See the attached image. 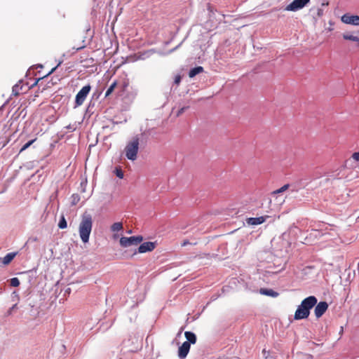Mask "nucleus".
I'll use <instances>...</instances> for the list:
<instances>
[{
  "label": "nucleus",
  "instance_id": "1",
  "mask_svg": "<svg viewBox=\"0 0 359 359\" xmlns=\"http://www.w3.org/2000/svg\"><path fill=\"white\" fill-rule=\"evenodd\" d=\"M317 299L314 296H309L305 298L297 307L294 318L295 320H302L307 318L310 314V310L316 304Z\"/></svg>",
  "mask_w": 359,
  "mask_h": 359
},
{
  "label": "nucleus",
  "instance_id": "2",
  "mask_svg": "<svg viewBox=\"0 0 359 359\" xmlns=\"http://www.w3.org/2000/svg\"><path fill=\"white\" fill-rule=\"evenodd\" d=\"M92 226L93 219L91 215H83L79 226V236L83 243H86L88 242Z\"/></svg>",
  "mask_w": 359,
  "mask_h": 359
},
{
  "label": "nucleus",
  "instance_id": "3",
  "mask_svg": "<svg viewBox=\"0 0 359 359\" xmlns=\"http://www.w3.org/2000/svg\"><path fill=\"white\" fill-rule=\"evenodd\" d=\"M139 149V139L134 138L125 148L126 156L128 159L135 161Z\"/></svg>",
  "mask_w": 359,
  "mask_h": 359
},
{
  "label": "nucleus",
  "instance_id": "4",
  "mask_svg": "<svg viewBox=\"0 0 359 359\" xmlns=\"http://www.w3.org/2000/svg\"><path fill=\"white\" fill-rule=\"evenodd\" d=\"M143 237L142 236L121 237L120 239V245L123 248H127L131 245H137L142 243Z\"/></svg>",
  "mask_w": 359,
  "mask_h": 359
},
{
  "label": "nucleus",
  "instance_id": "5",
  "mask_svg": "<svg viewBox=\"0 0 359 359\" xmlns=\"http://www.w3.org/2000/svg\"><path fill=\"white\" fill-rule=\"evenodd\" d=\"M91 90V86L90 84L83 86L76 94L75 97V104L76 107L81 106L85 102L88 95L89 94Z\"/></svg>",
  "mask_w": 359,
  "mask_h": 359
},
{
  "label": "nucleus",
  "instance_id": "6",
  "mask_svg": "<svg viewBox=\"0 0 359 359\" xmlns=\"http://www.w3.org/2000/svg\"><path fill=\"white\" fill-rule=\"evenodd\" d=\"M310 0H294L291 4L287 5L285 8L288 11H297L303 8Z\"/></svg>",
  "mask_w": 359,
  "mask_h": 359
},
{
  "label": "nucleus",
  "instance_id": "7",
  "mask_svg": "<svg viewBox=\"0 0 359 359\" xmlns=\"http://www.w3.org/2000/svg\"><path fill=\"white\" fill-rule=\"evenodd\" d=\"M328 304L326 302H319L315 307L314 313L317 318H320L327 310Z\"/></svg>",
  "mask_w": 359,
  "mask_h": 359
},
{
  "label": "nucleus",
  "instance_id": "8",
  "mask_svg": "<svg viewBox=\"0 0 359 359\" xmlns=\"http://www.w3.org/2000/svg\"><path fill=\"white\" fill-rule=\"evenodd\" d=\"M156 246V242H151V241L144 242V243L140 244V245L139 246L138 252L145 253L147 252H151L152 250H154L155 249Z\"/></svg>",
  "mask_w": 359,
  "mask_h": 359
},
{
  "label": "nucleus",
  "instance_id": "9",
  "mask_svg": "<svg viewBox=\"0 0 359 359\" xmlns=\"http://www.w3.org/2000/svg\"><path fill=\"white\" fill-rule=\"evenodd\" d=\"M341 21L345 24L359 25V16L344 14L341 17Z\"/></svg>",
  "mask_w": 359,
  "mask_h": 359
},
{
  "label": "nucleus",
  "instance_id": "10",
  "mask_svg": "<svg viewBox=\"0 0 359 359\" xmlns=\"http://www.w3.org/2000/svg\"><path fill=\"white\" fill-rule=\"evenodd\" d=\"M190 350V344L188 341H184L178 349V356L180 359H184Z\"/></svg>",
  "mask_w": 359,
  "mask_h": 359
},
{
  "label": "nucleus",
  "instance_id": "11",
  "mask_svg": "<svg viewBox=\"0 0 359 359\" xmlns=\"http://www.w3.org/2000/svg\"><path fill=\"white\" fill-rule=\"evenodd\" d=\"M270 216L264 215L259 217H250L246 219L247 224L252 226H255L264 223Z\"/></svg>",
  "mask_w": 359,
  "mask_h": 359
},
{
  "label": "nucleus",
  "instance_id": "12",
  "mask_svg": "<svg viewBox=\"0 0 359 359\" xmlns=\"http://www.w3.org/2000/svg\"><path fill=\"white\" fill-rule=\"evenodd\" d=\"M184 336L186 339H187V341H188L190 344H194L196 342V336L194 332L187 331L184 333Z\"/></svg>",
  "mask_w": 359,
  "mask_h": 359
},
{
  "label": "nucleus",
  "instance_id": "13",
  "mask_svg": "<svg viewBox=\"0 0 359 359\" xmlns=\"http://www.w3.org/2000/svg\"><path fill=\"white\" fill-rule=\"evenodd\" d=\"M260 293L262 294H264V295L272 297H276L278 296V293L271 289L262 288L260 290Z\"/></svg>",
  "mask_w": 359,
  "mask_h": 359
},
{
  "label": "nucleus",
  "instance_id": "14",
  "mask_svg": "<svg viewBox=\"0 0 359 359\" xmlns=\"http://www.w3.org/2000/svg\"><path fill=\"white\" fill-rule=\"evenodd\" d=\"M16 253L15 252H11L7 254L3 259H2V263L4 265H8L11 262V261L14 259L15 257Z\"/></svg>",
  "mask_w": 359,
  "mask_h": 359
},
{
  "label": "nucleus",
  "instance_id": "15",
  "mask_svg": "<svg viewBox=\"0 0 359 359\" xmlns=\"http://www.w3.org/2000/svg\"><path fill=\"white\" fill-rule=\"evenodd\" d=\"M203 72V68L202 67L198 66V67H194L189 71V76L190 78H193L195 76H196L197 74L202 73Z\"/></svg>",
  "mask_w": 359,
  "mask_h": 359
},
{
  "label": "nucleus",
  "instance_id": "16",
  "mask_svg": "<svg viewBox=\"0 0 359 359\" xmlns=\"http://www.w3.org/2000/svg\"><path fill=\"white\" fill-rule=\"evenodd\" d=\"M22 85H21V82H19L13 87L12 93L13 95L18 96L22 93Z\"/></svg>",
  "mask_w": 359,
  "mask_h": 359
},
{
  "label": "nucleus",
  "instance_id": "17",
  "mask_svg": "<svg viewBox=\"0 0 359 359\" xmlns=\"http://www.w3.org/2000/svg\"><path fill=\"white\" fill-rule=\"evenodd\" d=\"M117 81H114L111 85L109 87V88L107 90L106 93H105V97H108L109 96L112 92L114 90L115 88L117 86Z\"/></svg>",
  "mask_w": 359,
  "mask_h": 359
},
{
  "label": "nucleus",
  "instance_id": "18",
  "mask_svg": "<svg viewBox=\"0 0 359 359\" xmlns=\"http://www.w3.org/2000/svg\"><path fill=\"white\" fill-rule=\"evenodd\" d=\"M123 229V224L121 222H115L111 226V230L114 232L118 231Z\"/></svg>",
  "mask_w": 359,
  "mask_h": 359
},
{
  "label": "nucleus",
  "instance_id": "19",
  "mask_svg": "<svg viewBox=\"0 0 359 359\" xmlns=\"http://www.w3.org/2000/svg\"><path fill=\"white\" fill-rule=\"evenodd\" d=\"M59 81H60V79H58V78H56L55 79H51L50 81H49L46 83V86L44 88H43V90H45V89L48 88H50L51 86L57 84Z\"/></svg>",
  "mask_w": 359,
  "mask_h": 359
},
{
  "label": "nucleus",
  "instance_id": "20",
  "mask_svg": "<svg viewBox=\"0 0 359 359\" xmlns=\"http://www.w3.org/2000/svg\"><path fill=\"white\" fill-rule=\"evenodd\" d=\"M290 185L288 184L283 185L282 187H280L278 189H276L272 192V194L276 195L278 194L283 193L288 189Z\"/></svg>",
  "mask_w": 359,
  "mask_h": 359
},
{
  "label": "nucleus",
  "instance_id": "21",
  "mask_svg": "<svg viewBox=\"0 0 359 359\" xmlns=\"http://www.w3.org/2000/svg\"><path fill=\"white\" fill-rule=\"evenodd\" d=\"M67 221L64 217V215H62L59 221V223H58V227L60 229H65L67 228Z\"/></svg>",
  "mask_w": 359,
  "mask_h": 359
},
{
  "label": "nucleus",
  "instance_id": "22",
  "mask_svg": "<svg viewBox=\"0 0 359 359\" xmlns=\"http://www.w3.org/2000/svg\"><path fill=\"white\" fill-rule=\"evenodd\" d=\"M36 138L34 140H32L27 142L25 144L22 146V147L20 149V152H22L23 151L26 150L28 147H29L35 141Z\"/></svg>",
  "mask_w": 359,
  "mask_h": 359
},
{
  "label": "nucleus",
  "instance_id": "23",
  "mask_svg": "<svg viewBox=\"0 0 359 359\" xmlns=\"http://www.w3.org/2000/svg\"><path fill=\"white\" fill-rule=\"evenodd\" d=\"M343 37L346 40H350V41H358L359 42L358 37L353 36V35H346V34H344L343 36Z\"/></svg>",
  "mask_w": 359,
  "mask_h": 359
},
{
  "label": "nucleus",
  "instance_id": "24",
  "mask_svg": "<svg viewBox=\"0 0 359 359\" xmlns=\"http://www.w3.org/2000/svg\"><path fill=\"white\" fill-rule=\"evenodd\" d=\"M115 174L120 179H122L123 177V172L120 168H116L115 169Z\"/></svg>",
  "mask_w": 359,
  "mask_h": 359
},
{
  "label": "nucleus",
  "instance_id": "25",
  "mask_svg": "<svg viewBox=\"0 0 359 359\" xmlns=\"http://www.w3.org/2000/svg\"><path fill=\"white\" fill-rule=\"evenodd\" d=\"M20 285V280L17 278H13L11 279V285L13 287H18Z\"/></svg>",
  "mask_w": 359,
  "mask_h": 359
},
{
  "label": "nucleus",
  "instance_id": "26",
  "mask_svg": "<svg viewBox=\"0 0 359 359\" xmlns=\"http://www.w3.org/2000/svg\"><path fill=\"white\" fill-rule=\"evenodd\" d=\"M187 109H188V107H183L181 109H180L177 113V116H180V115H182Z\"/></svg>",
  "mask_w": 359,
  "mask_h": 359
},
{
  "label": "nucleus",
  "instance_id": "27",
  "mask_svg": "<svg viewBox=\"0 0 359 359\" xmlns=\"http://www.w3.org/2000/svg\"><path fill=\"white\" fill-rule=\"evenodd\" d=\"M352 158H353L354 160H355V161H359V152H355V153H353V155H352Z\"/></svg>",
  "mask_w": 359,
  "mask_h": 359
},
{
  "label": "nucleus",
  "instance_id": "28",
  "mask_svg": "<svg viewBox=\"0 0 359 359\" xmlns=\"http://www.w3.org/2000/svg\"><path fill=\"white\" fill-rule=\"evenodd\" d=\"M181 81V76L177 75L175 78V83L178 85Z\"/></svg>",
  "mask_w": 359,
  "mask_h": 359
},
{
  "label": "nucleus",
  "instance_id": "29",
  "mask_svg": "<svg viewBox=\"0 0 359 359\" xmlns=\"http://www.w3.org/2000/svg\"><path fill=\"white\" fill-rule=\"evenodd\" d=\"M45 78H47V76H44V77H43V78H40V79H39L37 80V81H36V83H34V85H36V83H39V82H40V85H41V84L43 83V79H44Z\"/></svg>",
  "mask_w": 359,
  "mask_h": 359
},
{
  "label": "nucleus",
  "instance_id": "30",
  "mask_svg": "<svg viewBox=\"0 0 359 359\" xmlns=\"http://www.w3.org/2000/svg\"><path fill=\"white\" fill-rule=\"evenodd\" d=\"M189 244H190V243L189 242V241L185 240V241H183V243L181 244V245H182V247H184V246H186L187 245H189Z\"/></svg>",
  "mask_w": 359,
  "mask_h": 359
},
{
  "label": "nucleus",
  "instance_id": "31",
  "mask_svg": "<svg viewBox=\"0 0 359 359\" xmlns=\"http://www.w3.org/2000/svg\"><path fill=\"white\" fill-rule=\"evenodd\" d=\"M60 65V63H59V64L57 65V66H56L55 67L53 68V69L50 70V72H49L46 76H48L50 74H51L52 72H53L56 69V68H57Z\"/></svg>",
  "mask_w": 359,
  "mask_h": 359
},
{
  "label": "nucleus",
  "instance_id": "32",
  "mask_svg": "<svg viewBox=\"0 0 359 359\" xmlns=\"http://www.w3.org/2000/svg\"><path fill=\"white\" fill-rule=\"evenodd\" d=\"M15 309H17V304H14L11 308V310H13Z\"/></svg>",
  "mask_w": 359,
  "mask_h": 359
},
{
  "label": "nucleus",
  "instance_id": "33",
  "mask_svg": "<svg viewBox=\"0 0 359 359\" xmlns=\"http://www.w3.org/2000/svg\"><path fill=\"white\" fill-rule=\"evenodd\" d=\"M13 310H11V309L8 311V314L11 315L12 313Z\"/></svg>",
  "mask_w": 359,
  "mask_h": 359
},
{
  "label": "nucleus",
  "instance_id": "34",
  "mask_svg": "<svg viewBox=\"0 0 359 359\" xmlns=\"http://www.w3.org/2000/svg\"><path fill=\"white\" fill-rule=\"evenodd\" d=\"M83 47H80V48H77L76 50H80L81 48H82Z\"/></svg>",
  "mask_w": 359,
  "mask_h": 359
}]
</instances>
